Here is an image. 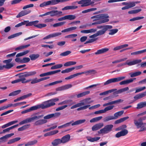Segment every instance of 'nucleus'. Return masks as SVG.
I'll return each mask as SVG.
<instances>
[{"label": "nucleus", "mask_w": 146, "mask_h": 146, "mask_svg": "<svg viewBox=\"0 0 146 146\" xmlns=\"http://www.w3.org/2000/svg\"><path fill=\"white\" fill-rule=\"evenodd\" d=\"M58 98H55L44 102L43 104L38 105V109L41 108L42 109L54 106L56 104L55 102L59 101Z\"/></svg>", "instance_id": "obj_1"}, {"label": "nucleus", "mask_w": 146, "mask_h": 146, "mask_svg": "<svg viewBox=\"0 0 146 146\" xmlns=\"http://www.w3.org/2000/svg\"><path fill=\"white\" fill-rule=\"evenodd\" d=\"M43 116V115H39L38 113H35L32 115L31 117L27 118L23 121L20 122L19 125H21L33 122L35 120H36L42 118Z\"/></svg>", "instance_id": "obj_2"}, {"label": "nucleus", "mask_w": 146, "mask_h": 146, "mask_svg": "<svg viewBox=\"0 0 146 146\" xmlns=\"http://www.w3.org/2000/svg\"><path fill=\"white\" fill-rule=\"evenodd\" d=\"M34 5L33 4H30L24 6L23 8L24 10L18 13L16 16L17 18H19L30 13L31 12V10L29 9L25 10L29 8L32 7Z\"/></svg>", "instance_id": "obj_3"}, {"label": "nucleus", "mask_w": 146, "mask_h": 146, "mask_svg": "<svg viewBox=\"0 0 146 146\" xmlns=\"http://www.w3.org/2000/svg\"><path fill=\"white\" fill-rule=\"evenodd\" d=\"M96 73V71L94 70H90L88 71H85L83 72L78 73L74 74L71 75L65 78L66 80H69L72 78L76 76H79L83 74H86V76L95 74Z\"/></svg>", "instance_id": "obj_4"}, {"label": "nucleus", "mask_w": 146, "mask_h": 146, "mask_svg": "<svg viewBox=\"0 0 146 146\" xmlns=\"http://www.w3.org/2000/svg\"><path fill=\"white\" fill-rule=\"evenodd\" d=\"M134 123L137 129L140 128L139 131H142L146 129V127L145 126V125H146V123H143V121L140 120L139 119L138 120L134 119Z\"/></svg>", "instance_id": "obj_5"}, {"label": "nucleus", "mask_w": 146, "mask_h": 146, "mask_svg": "<svg viewBox=\"0 0 146 146\" xmlns=\"http://www.w3.org/2000/svg\"><path fill=\"white\" fill-rule=\"evenodd\" d=\"M12 60V58H10L3 61V63L6 64L3 66L0 65V70H2L4 68L9 69L12 68L14 65V63H11Z\"/></svg>", "instance_id": "obj_6"}, {"label": "nucleus", "mask_w": 146, "mask_h": 146, "mask_svg": "<svg viewBox=\"0 0 146 146\" xmlns=\"http://www.w3.org/2000/svg\"><path fill=\"white\" fill-rule=\"evenodd\" d=\"M113 126V125L112 124L106 125L104 128L101 129L98 131V133L99 134H107L112 131Z\"/></svg>", "instance_id": "obj_7"}, {"label": "nucleus", "mask_w": 146, "mask_h": 146, "mask_svg": "<svg viewBox=\"0 0 146 146\" xmlns=\"http://www.w3.org/2000/svg\"><path fill=\"white\" fill-rule=\"evenodd\" d=\"M125 77V76H120L115 78H112L109 79L104 83V85H107L112 83H115L120 81L124 80Z\"/></svg>", "instance_id": "obj_8"}, {"label": "nucleus", "mask_w": 146, "mask_h": 146, "mask_svg": "<svg viewBox=\"0 0 146 146\" xmlns=\"http://www.w3.org/2000/svg\"><path fill=\"white\" fill-rule=\"evenodd\" d=\"M77 3L80 5H81V6L82 7H87L93 4L94 2L92 1L91 0H81L78 1Z\"/></svg>", "instance_id": "obj_9"}, {"label": "nucleus", "mask_w": 146, "mask_h": 146, "mask_svg": "<svg viewBox=\"0 0 146 146\" xmlns=\"http://www.w3.org/2000/svg\"><path fill=\"white\" fill-rule=\"evenodd\" d=\"M109 29H106V28L105 27L104 29H102V30L98 31L96 33L90 36L89 37L91 38H94L99 36L103 35L105 33L107 30Z\"/></svg>", "instance_id": "obj_10"}, {"label": "nucleus", "mask_w": 146, "mask_h": 146, "mask_svg": "<svg viewBox=\"0 0 146 146\" xmlns=\"http://www.w3.org/2000/svg\"><path fill=\"white\" fill-rule=\"evenodd\" d=\"M141 61L142 60L141 59L135 60L131 61H129L128 60H127L126 62L122 64L120 66H122L127 65L129 66H131L140 63Z\"/></svg>", "instance_id": "obj_11"}, {"label": "nucleus", "mask_w": 146, "mask_h": 146, "mask_svg": "<svg viewBox=\"0 0 146 146\" xmlns=\"http://www.w3.org/2000/svg\"><path fill=\"white\" fill-rule=\"evenodd\" d=\"M109 16L107 14H100V21L102 23H104L108 22Z\"/></svg>", "instance_id": "obj_12"}, {"label": "nucleus", "mask_w": 146, "mask_h": 146, "mask_svg": "<svg viewBox=\"0 0 146 146\" xmlns=\"http://www.w3.org/2000/svg\"><path fill=\"white\" fill-rule=\"evenodd\" d=\"M62 33L60 32H56L50 34L43 38V40L48 39L60 35Z\"/></svg>", "instance_id": "obj_13"}, {"label": "nucleus", "mask_w": 146, "mask_h": 146, "mask_svg": "<svg viewBox=\"0 0 146 146\" xmlns=\"http://www.w3.org/2000/svg\"><path fill=\"white\" fill-rule=\"evenodd\" d=\"M70 135L68 134L63 136L60 139L61 143L65 144L68 142L70 140Z\"/></svg>", "instance_id": "obj_14"}, {"label": "nucleus", "mask_w": 146, "mask_h": 146, "mask_svg": "<svg viewBox=\"0 0 146 146\" xmlns=\"http://www.w3.org/2000/svg\"><path fill=\"white\" fill-rule=\"evenodd\" d=\"M19 80H20V82H21L22 83H27L30 81L31 80H26L25 77H27L25 73L22 74L20 75L19 76Z\"/></svg>", "instance_id": "obj_15"}, {"label": "nucleus", "mask_w": 146, "mask_h": 146, "mask_svg": "<svg viewBox=\"0 0 146 146\" xmlns=\"http://www.w3.org/2000/svg\"><path fill=\"white\" fill-rule=\"evenodd\" d=\"M123 100L121 99H119L118 100L112 101L111 102H109L108 103H105L103 104V106L104 107H105L107 106L115 104H119L121 102H122Z\"/></svg>", "instance_id": "obj_16"}, {"label": "nucleus", "mask_w": 146, "mask_h": 146, "mask_svg": "<svg viewBox=\"0 0 146 146\" xmlns=\"http://www.w3.org/2000/svg\"><path fill=\"white\" fill-rule=\"evenodd\" d=\"M71 84H68L59 87L56 89V91H61L68 89L72 87Z\"/></svg>", "instance_id": "obj_17"}, {"label": "nucleus", "mask_w": 146, "mask_h": 146, "mask_svg": "<svg viewBox=\"0 0 146 146\" xmlns=\"http://www.w3.org/2000/svg\"><path fill=\"white\" fill-rule=\"evenodd\" d=\"M104 125L103 123H100L93 125L92 128V131H97L102 128Z\"/></svg>", "instance_id": "obj_18"}, {"label": "nucleus", "mask_w": 146, "mask_h": 146, "mask_svg": "<svg viewBox=\"0 0 146 146\" xmlns=\"http://www.w3.org/2000/svg\"><path fill=\"white\" fill-rule=\"evenodd\" d=\"M128 133L127 130L124 129L117 133L115 135V137L116 138H119L121 136H123L126 135Z\"/></svg>", "instance_id": "obj_19"}, {"label": "nucleus", "mask_w": 146, "mask_h": 146, "mask_svg": "<svg viewBox=\"0 0 146 146\" xmlns=\"http://www.w3.org/2000/svg\"><path fill=\"white\" fill-rule=\"evenodd\" d=\"M135 6L134 1H130L128 3L127 6H125L121 8V9L124 10L133 7Z\"/></svg>", "instance_id": "obj_20"}, {"label": "nucleus", "mask_w": 146, "mask_h": 146, "mask_svg": "<svg viewBox=\"0 0 146 146\" xmlns=\"http://www.w3.org/2000/svg\"><path fill=\"white\" fill-rule=\"evenodd\" d=\"M38 109L37 105L31 107L29 109L23 111L21 112L22 114L25 113L32 111Z\"/></svg>", "instance_id": "obj_21"}, {"label": "nucleus", "mask_w": 146, "mask_h": 146, "mask_svg": "<svg viewBox=\"0 0 146 146\" xmlns=\"http://www.w3.org/2000/svg\"><path fill=\"white\" fill-rule=\"evenodd\" d=\"M51 146H58L59 145L61 144L60 139H56L54 140L51 142Z\"/></svg>", "instance_id": "obj_22"}, {"label": "nucleus", "mask_w": 146, "mask_h": 146, "mask_svg": "<svg viewBox=\"0 0 146 146\" xmlns=\"http://www.w3.org/2000/svg\"><path fill=\"white\" fill-rule=\"evenodd\" d=\"M109 50V48H103L101 49L98 50L97 51L95 52V54L96 55L99 54L104 53Z\"/></svg>", "instance_id": "obj_23"}, {"label": "nucleus", "mask_w": 146, "mask_h": 146, "mask_svg": "<svg viewBox=\"0 0 146 146\" xmlns=\"http://www.w3.org/2000/svg\"><path fill=\"white\" fill-rule=\"evenodd\" d=\"M100 138V137H92L90 136H88L86 137L87 140L91 142H94L96 141L99 140Z\"/></svg>", "instance_id": "obj_24"}, {"label": "nucleus", "mask_w": 146, "mask_h": 146, "mask_svg": "<svg viewBox=\"0 0 146 146\" xmlns=\"http://www.w3.org/2000/svg\"><path fill=\"white\" fill-rule=\"evenodd\" d=\"M50 16L54 17L58 15H60L62 13V12L61 11H58L57 10H52L50 11Z\"/></svg>", "instance_id": "obj_25"}, {"label": "nucleus", "mask_w": 146, "mask_h": 146, "mask_svg": "<svg viewBox=\"0 0 146 146\" xmlns=\"http://www.w3.org/2000/svg\"><path fill=\"white\" fill-rule=\"evenodd\" d=\"M47 122V120L44 119H41L36 121L35 122L34 124L36 126L39 125L46 123Z\"/></svg>", "instance_id": "obj_26"}, {"label": "nucleus", "mask_w": 146, "mask_h": 146, "mask_svg": "<svg viewBox=\"0 0 146 146\" xmlns=\"http://www.w3.org/2000/svg\"><path fill=\"white\" fill-rule=\"evenodd\" d=\"M129 90V88L128 87H126L125 88L120 89L117 91H116L114 92L113 94L114 95L116 94H119L123 92Z\"/></svg>", "instance_id": "obj_27"}, {"label": "nucleus", "mask_w": 146, "mask_h": 146, "mask_svg": "<svg viewBox=\"0 0 146 146\" xmlns=\"http://www.w3.org/2000/svg\"><path fill=\"white\" fill-rule=\"evenodd\" d=\"M19 125V124H17L15 125H14L13 126L11 127H10L9 128H7L6 129H4L3 130V131L0 132V134H1L2 133H5L6 132H9V131L17 127Z\"/></svg>", "instance_id": "obj_28"}, {"label": "nucleus", "mask_w": 146, "mask_h": 146, "mask_svg": "<svg viewBox=\"0 0 146 146\" xmlns=\"http://www.w3.org/2000/svg\"><path fill=\"white\" fill-rule=\"evenodd\" d=\"M86 120L85 119H82L76 121L74 122H73L72 124V125L74 126L81 124L84 123L86 121Z\"/></svg>", "instance_id": "obj_29"}, {"label": "nucleus", "mask_w": 146, "mask_h": 146, "mask_svg": "<svg viewBox=\"0 0 146 146\" xmlns=\"http://www.w3.org/2000/svg\"><path fill=\"white\" fill-rule=\"evenodd\" d=\"M146 106V101L141 102L138 103L137 105L136 108L137 109H140Z\"/></svg>", "instance_id": "obj_30"}, {"label": "nucleus", "mask_w": 146, "mask_h": 146, "mask_svg": "<svg viewBox=\"0 0 146 146\" xmlns=\"http://www.w3.org/2000/svg\"><path fill=\"white\" fill-rule=\"evenodd\" d=\"M40 56V55L38 54H32L29 55V57L32 60H35L38 58Z\"/></svg>", "instance_id": "obj_31"}, {"label": "nucleus", "mask_w": 146, "mask_h": 146, "mask_svg": "<svg viewBox=\"0 0 146 146\" xmlns=\"http://www.w3.org/2000/svg\"><path fill=\"white\" fill-rule=\"evenodd\" d=\"M124 113V111L122 110L115 113L114 114V117L115 119H117L119 117L122 115Z\"/></svg>", "instance_id": "obj_32"}, {"label": "nucleus", "mask_w": 146, "mask_h": 146, "mask_svg": "<svg viewBox=\"0 0 146 146\" xmlns=\"http://www.w3.org/2000/svg\"><path fill=\"white\" fill-rule=\"evenodd\" d=\"M76 62L73 61H69L67 62L64 64V66L67 67L76 64Z\"/></svg>", "instance_id": "obj_33"}, {"label": "nucleus", "mask_w": 146, "mask_h": 146, "mask_svg": "<svg viewBox=\"0 0 146 146\" xmlns=\"http://www.w3.org/2000/svg\"><path fill=\"white\" fill-rule=\"evenodd\" d=\"M90 92L89 91H87L82 92L78 94L77 95V98H80L83 97L86 95L89 94Z\"/></svg>", "instance_id": "obj_34"}, {"label": "nucleus", "mask_w": 146, "mask_h": 146, "mask_svg": "<svg viewBox=\"0 0 146 146\" xmlns=\"http://www.w3.org/2000/svg\"><path fill=\"white\" fill-rule=\"evenodd\" d=\"M27 77L35 75L36 74V71H33L25 72Z\"/></svg>", "instance_id": "obj_35"}, {"label": "nucleus", "mask_w": 146, "mask_h": 146, "mask_svg": "<svg viewBox=\"0 0 146 146\" xmlns=\"http://www.w3.org/2000/svg\"><path fill=\"white\" fill-rule=\"evenodd\" d=\"M105 27L106 29H111L113 28L112 26L110 25H100L98 26L97 27V28L98 29H104L105 28Z\"/></svg>", "instance_id": "obj_36"}, {"label": "nucleus", "mask_w": 146, "mask_h": 146, "mask_svg": "<svg viewBox=\"0 0 146 146\" xmlns=\"http://www.w3.org/2000/svg\"><path fill=\"white\" fill-rule=\"evenodd\" d=\"M145 52H146V49L143 50L132 52L131 53V55H138L144 53Z\"/></svg>", "instance_id": "obj_37"}, {"label": "nucleus", "mask_w": 146, "mask_h": 146, "mask_svg": "<svg viewBox=\"0 0 146 146\" xmlns=\"http://www.w3.org/2000/svg\"><path fill=\"white\" fill-rule=\"evenodd\" d=\"M102 118V116H100L93 118L90 120V122L91 123L96 122L101 119Z\"/></svg>", "instance_id": "obj_38"}, {"label": "nucleus", "mask_w": 146, "mask_h": 146, "mask_svg": "<svg viewBox=\"0 0 146 146\" xmlns=\"http://www.w3.org/2000/svg\"><path fill=\"white\" fill-rule=\"evenodd\" d=\"M141 74V72L140 71L136 72L133 73H130L129 74L131 77H133L139 76Z\"/></svg>", "instance_id": "obj_39"}, {"label": "nucleus", "mask_w": 146, "mask_h": 146, "mask_svg": "<svg viewBox=\"0 0 146 146\" xmlns=\"http://www.w3.org/2000/svg\"><path fill=\"white\" fill-rule=\"evenodd\" d=\"M21 91V90H18L16 91H14L10 93L9 96H14L18 94Z\"/></svg>", "instance_id": "obj_40"}, {"label": "nucleus", "mask_w": 146, "mask_h": 146, "mask_svg": "<svg viewBox=\"0 0 146 146\" xmlns=\"http://www.w3.org/2000/svg\"><path fill=\"white\" fill-rule=\"evenodd\" d=\"M141 9L131 10L128 12V13L129 14H135L138 13L141 11Z\"/></svg>", "instance_id": "obj_41"}, {"label": "nucleus", "mask_w": 146, "mask_h": 146, "mask_svg": "<svg viewBox=\"0 0 146 146\" xmlns=\"http://www.w3.org/2000/svg\"><path fill=\"white\" fill-rule=\"evenodd\" d=\"M66 19L69 20H73L75 19L76 17V16L74 15H70L66 16Z\"/></svg>", "instance_id": "obj_42"}, {"label": "nucleus", "mask_w": 146, "mask_h": 146, "mask_svg": "<svg viewBox=\"0 0 146 146\" xmlns=\"http://www.w3.org/2000/svg\"><path fill=\"white\" fill-rule=\"evenodd\" d=\"M74 69V67H72L71 68H68L65 69L61 71L62 73H67L71 72Z\"/></svg>", "instance_id": "obj_43"}, {"label": "nucleus", "mask_w": 146, "mask_h": 146, "mask_svg": "<svg viewBox=\"0 0 146 146\" xmlns=\"http://www.w3.org/2000/svg\"><path fill=\"white\" fill-rule=\"evenodd\" d=\"M14 135L13 133H11V134L6 135L3 136L1 137L0 138V140H4L5 139H7L8 138L11 136H13Z\"/></svg>", "instance_id": "obj_44"}, {"label": "nucleus", "mask_w": 146, "mask_h": 146, "mask_svg": "<svg viewBox=\"0 0 146 146\" xmlns=\"http://www.w3.org/2000/svg\"><path fill=\"white\" fill-rule=\"evenodd\" d=\"M97 9V8H92L83 11H82V13H86L92 11L96 10Z\"/></svg>", "instance_id": "obj_45"}, {"label": "nucleus", "mask_w": 146, "mask_h": 146, "mask_svg": "<svg viewBox=\"0 0 146 146\" xmlns=\"http://www.w3.org/2000/svg\"><path fill=\"white\" fill-rule=\"evenodd\" d=\"M60 71H61L60 70H59L54 71H50V72H48L46 73V76H47L51 75L57 73L58 72H60Z\"/></svg>", "instance_id": "obj_46"}, {"label": "nucleus", "mask_w": 146, "mask_h": 146, "mask_svg": "<svg viewBox=\"0 0 146 146\" xmlns=\"http://www.w3.org/2000/svg\"><path fill=\"white\" fill-rule=\"evenodd\" d=\"M118 31V29H112L110 30V32L109 34L110 35H112L117 33Z\"/></svg>", "instance_id": "obj_47"}, {"label": "nucleus", "mask_w": 146, "mask_h": 146, "mask_svg": "<svg viewBox=\"0 0 146 146\" xmlns=\"http://www.w3.org/2000/svg\"><path fill=\"white\" fill-rule=\"evenodd\" d=\"M131 81L130 80H129L128 79L121 82L119 84L120 85H125L126 84H129L130 83Z\"/></svg>", "instance_id": "obj_48"}, {"label": "nucleus", "mask_w": 146, "mask_h": 146, "mask_svg": "<svg viewBox=\"0 0 146 146\" xmlns=\"http://www.w3.org/2000/svg\"><path fill=\"white\" fill-rule=\"evenodd\" d=\"M65 23V22H60L54 24L52 25H51V26H53L54 27H58L62 25H64Z\"/></svg>", "instance_id": "obj_49"}, {"label": "nucleus", "mask_w": 146, "mask_h": 146, "mask_svg": "<svg viewBox=\"0 0 146 146\" xmlns=\"http://www.w3.org/2000/svg\"><path fill=\"white\" fill-rule=\"evenodd\" d=\"M115 119V118L113 116H108L105 117L104 119V122H107L109 120Z\"/></svg>", "instance_id": "obj_50"}, {"label": "nucleus", "mask_w": 146, "mask_h": 146, "mask_svg": "<svg viewBox=\"0 0 146 146\" xmlns=\"http://www.w3.org/2000/svg\"><path fill=\"white\" fill-rule=\"evenodd\" d=\"M29 21H24L23 22H21V23H18V24L16 25L15 26V27H20V26H21L23 25H25L26 23L27 22H29Z\"/></svg>", "instance_id": "obj_51"}, {"label": "nucleus", "mask_w": 146, "mask_h": 146, "mask_svg": "<svg viewBox=\"0 0 146 146\" xmlns=\"http://www.w3.org/2000/svg\"><path fill=\"white\" fill-rule=\"evenodd\" d=\"M31 81V84H35L36 83H38V82H40L39 79H37L36 78H35L33 79L29 80Z\"/></svg>", "instance_id": "obj_52"}, {"label": "nucleus", "mask_w": 146, "mask_h": 146, "mask_svg": "<svg viewBox=\"0 0 146 146\" xmlns=\"http://www.w3.org/2000/svg\"><path fill=\"white\" fill-rule=\"evenodd\" d=\"M100 14H99L91 17V19H95L93 20V21H95L99 20H100Z\"/></svg>", "instance_id": "obj_53"}, {"label": "nucleus", "mask_w": 146, "mask_h": 146, "mask_svg": "<svg viewBox=\"0 0 146 146\" xmlns=\"http://www.w3.org/2000/svg\"><path fill=\"white\" fill-rule=\"evenodd\" d=\"M71 53L70 51H66L60 54V55L62 56H67Z\"/></svg>", "instance_id": "obj_54"}, {"label": "nucleus", "mask_w": 146, "mask_h": 146, "mask_svg": "<svg viewBox=\"0 0 146 146\" xmlns=\"http://www.w3.org/2000/svg\"><path fill=\"white\" fill-rule=\"evenodd\" d=\"M90 105H88L86 106H83L81 107L78 108L77 109V111H80L82 110H85L87 108H88L90 106Z\"/></svg>", "instance_id": "obj_55"}, {"label": "nucleus", "mask_w": 146, "mask_h": 146, "mask_svg": "<svg viewBox=\"0 0 146 146\" xmlns=\"http://www.w3.org/2000/svg\"><path fill=\"white\" fill-rule=\"evenodd\" d=\"M114 107V106H109L106 107L104 109L105 112H106L107 111H108L112 110Z\"/></svg>", "instance_id": "obj_56"}, {"label": "nucleus", "mask_w": 146, "mask_h": 146, "mask_svg": "<svg viewBox=\"0 0 146 146\" xmlns=\"http://www.w3.org/2000/svg\"><path fill=\"white\" fill-rule=\"evenodd\" d=\"M146 89L145 86H143L142 87H140L138 88H136L135 90V93H137L138 92H140L145 90Z\"/></svg>", "instance_id": "obj_57"}, {"label": "nucleus", "mask_w": 146, "mask_h": 146, "mask_svg": "<svg viewBox=\"0 0 146 146\" xmlns=\"http://www.w3.org/2000/svg\"><path fill=\"white\" fill-rule=\"evenodd\" d=\"M68 107V105H65L60 107H58V108H56V111H58L60 110H63L67 107Z\"/></svg>", "instance_id": "obj_58"}, {"label": "nucleus", "mask_w": 146, "mask_h": 146, "mask_svg": "<svg viewBox=\"0 0 146 146\" xmlns=\"http://www.w3.org/2000/svg\"><path fill=\"white\" fill-rule=\"evenodd\" d=\"M143 17H137L130 19L129 20V21H134L137 20H140L143 19Z\"/></svg>", "instance_id": "obj_59"}, {"label": "nucleus", "mask_w": 146, "mask_h": 146, "mask_svg": "<svg viewBox=\"0 0 146 146\" xmlns=\"http://www.w3.org/2000/svg\"><path fill=\"white\" fill-rule=\"evenodd\" d=\"M30 59L29 58L25 57L21 60L22 63H26L29 62Z\"/></svg>", "instance_id": "obj_60"}, {"label": "nucleus", "mask_w": 146, "mask_h": 146, "mask_svg": "<svg viewBox=\"0 0 146 146\" xmlns=\"http://www.w3.org/2000/svg\"><path fill=\"white\" fill-rule=\"evenodd\" d=\"M73 122H74V121L73 120H72L71 121H70L69 122L67 123H66L64 124L63 126H64V128L70 127V125L71 124L72 125V124Z\"/></svg>", "instance_id": "obj_61"}, {"label": "nucleus", "mask_w": 146, "mask_h": 146, "mask_svg": "<svg viewBox=\"0 0 146 146\" xmlns=\"http://www.w3.org/2000/svg\"><path fill=\"white\" fill-rule=\"evenodd\" d=\"M44 119L46 120L48 119L52 118V114H49L44 116Z\"/></svg>", "instance_id": "obj_62"}, {"label": "nucleus", "mask_w": 146, "mask_h": 146, "mask_svg": "<svg viewBox=\"0 0 146 146\" xmlns=\"http://www.w3.org/2000/svg\"><path fill=\"white\" fill-rule=\"evenodd\" d=\"M52 118H57L60 116L61 114L59 112L55 113H52Z\"/></svg>", "instance_id": "obj_63"}, {"label": "nucleus", "mask_w": 146, "mask_h": 146, "mask_svg": "<svg viewBox=\"0 0 146 146\" xmlns=\"http://www.w3.org/2000/svg\"><path fill=\"white\" fill-rule=\"evenodd\" d=\"M47 26V25L45 24H38V25L37 26V27L39 29H41L42 28H44L46 27Z\"/></svg>", "instance_id": "obj_64"}]
</instances>
